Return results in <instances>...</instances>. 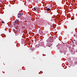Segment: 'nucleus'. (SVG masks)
<instances>
[{
  "label": "nucleus",
  "instance_id": "f257e3e1",
  "mask_svg": "<svg viewBox=\"0 0 77 77\" xmlns=\"http://www.w3.org/2000/svg\"><path fill=\"white\" fill-rule=\"evenodd\" d=\"M17 17L18 18H21V13H19L18 14Z\"/></svg>",
  "mask_w": 77,
  "mask_h": 77
},
{
  "label": "nucleus",
  "instance_id": "f03ea898",
  "mask_svg": "<svg viewBox=\"0 0 77 77\" xmlns=\"http://www.w3.org/2000/svg\"><path fill=\"white\" fill-rule=\"evenodd\" d=\"M19 22V20L18 19L15 20L14 21V23L16 24H17Z\"/></svg>",
  "mask_w": 77,
  "mask_h": 77
},
{
  "label": "nucleus",
  "instance_id": "7ed1b4c3",
  "mask_svg": "<svg viewBox=\"0 0 77 77\" xmlns=\"http://www.w3.org/2000/svg\"><path fill=\"white\" fill-rule=\"evenodd\" d=\"M74 27V24H72L70 26V28L71 29L72 28H73V27Z\"/></svg>",
  "mask_w": 77,
  "mask_h": 77
},
{
  "label": "nucleus",
  "instance_id": "20e7f679",
  "mask_svg": "<svg viewBox=\"0 0 77 77\" xmlns=\"http://www.w3.org/2000/svg\"><path fill=\"white\" fill-rule=\"evenodd\" d=\"M74 65H77V61H75L74 62Z\"/></svg>",
  "mask_w": 77,
  "mask_h": 77
},
{
  "label": "nucleus",
  "instance_id": "39448f33",
  "mask_svg": "<svg viewBox=\"0 0 77 77\" xmlns=\"http://www.w3.org/2000/svg\"><path fill=\"white\" fill-rule=\"evenodd\" d=\"M34 41L35 42H37V39H35L34 40Z\"/></svg>",
  "mask_w": 77,
  "mask_h": 77
},
{
  "label": "nucleus",
  "instance_id": "423d86ee",
  "mask_svg": "<svg viewBox=\"0 0 77 77\" xmlns=\"http://www.w3.org/2000/svg\"><path fill=\"white\" fill-rule=\"evenodd\" d=\"M47 10L48 11H50V9L49 8H47Z\"/></svg>",
  "mask_w": 77,
  "mask_h": 77
},
{
  "label": "nucleus",
  "instance_id": "0eeeda50",
  "mask_svg": "<svg viewBox=\"0 0 77 77\" xmlns=\"http://www.w3.org/2000/svg\"><path fill=\"white\" fill-rule=\"evenodd\" d=\"M0 2H1L2 3L3 2V0H0Z\"/></svg>",
  "mask_w": 77,
  "mask_h": 77
},
{
  "label": "nucleus",
  "instance_id": "6e6552de",
  "mask_svg": "<svg viewBox=\"0 0 77 77\" xmlns=\"http://www.w3.org/2000/svg\"><path fill=\"white\" fill-rule=\"evenodd\" d=\"M34 10H35V11H36V8L35 7H34Z\"/></svg>",
  "mask_w": 77,
  "mask_h": 77
},
{
  "label": "nucleus",
  "instance_id": "1a4fd4ad",
  "mask_svg": "<svg viewBox=\"0 0 77 77\" xmlns=\"http://www.w3.org/2000/svg\"><path fill=\"white\" fill-rule=\"evenodd\" d=\"M64 54H66V52H65V51H64Z\"/></svg>",
  "mask_w": 77,
  "mask_h": 77
},
{
  "label": "nucleus",
  "instance_id": "9d476101",
  "mask_svg": "<svg viewBox=\"0 0 77 77\" xmlns=\"http://www.w3.org/2000/svg\"><path fill=\"white\" fill-rule=\"evenodd\" d=\"M2 23H5V22H4V21H2Z\"/></svg>",
  "mask_w": 77,
  "mask_h": 77
},
{
  "label": "nucleus",
  "instance_id": "9b49d317",
  "mask_svg": "<svg viewBox=\"0 0 77 77\" xmlns=\"http://www.w3.org/2000/svg\"><path fill=\"white\" fill-rule=\"evenodd\" d=\"M74 36H75V35H74Z\"/></svg>",
  "mask_w": 77,
  "mask_h": 77
},
{
  "label": "nucleus",
  "instance_id": "f8f14e48",
  "mask_svg": "<svg viewBox=\"0 0 77 77\" xmlns=\"http://www.w3.org/2000/svg\"><path fill=\"white\" fill-rule=\"evenodd\" d=\"M49 47H50V46H49Z\"/></svg>",
  "mask_w": 77,
  "mask_h": 77
},
{
  "label": "nucleus",
  "instance_id": "ddd939ff",
  "mask_svg": "<svg viewBox=\"0 0 77 77\" xmlns=\"http://www.w3.org/2000/svg\"><path fill=\"white\" fill-rule=\"evenodd\" d=\"M73 41H75V40H74Z\"/></svg>",
  "mask_w": 77,
  "mask_h": 77
}]
</instances>
